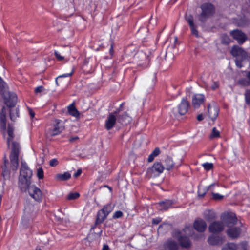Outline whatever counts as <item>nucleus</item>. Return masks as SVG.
<instances>
[{"instance_id": "nucleus-55", "label": "nucleus", "mask_w": 250, "mask_h": 250, "mask_svg": "<svg viewBox=\"0 0 250 250\" xmlns=\"http://www.w3.org/2000/svg\"><path fill=\"white\" fill-rule=\"evenodd\" d=\"M109 247L107 245H104L103 248V250H109Z\"/></svg>"}, {"instance_id": "nucleus-36", "label": "nucleus", "mask_w": 250, "mask_h": 250, "mask_svg": "<svg viewBox=\"0 0 250 250\" xmlns=\"http://www.w3.org/2000/svg\"><path fill=\"white\" fill-rule=\"evenodd\" d=\"M37 175L39 179H42L44 177V172L42 167H39L37 169Z\"/></svg>"}, {"instance_id": "nucleus-18", "label": "nucleus", "mask_w": 250, "mask_h": 250, "mask_svg": "<svg viewBox=\"0 0 250 250\" xmlns=\"http://www.w3.org/2000/svg\"><path fill=\"white\" fill-rule=\"evenodd\" d=\"M116 122V116L113 114H110L105 121V127L107 130L112 128Z\"/></svg>"}, {"instance_id": "nucleus-11", "label": "nucleus", "mask_w": 250, "mask_h": 250, "mask_svg": "<svg viewBox=\"0 0 250 250\" xmlns=\"http://www.w3.org/2000/svg\"><path fill=\"white\" fill-rule=\"evenodd\" d=\"M208 116L211 120H215L218 116L219 108L216 104L212 103L210 104L208 108Z\"/></svg>"}, {"instance_id": "nucleus-19", "label": "nucleus", "mask_w": 250, "mask_h": 250, "mask_svg": "<svg viewBox=\"0 0 250 250\" xmlns=\"http://www.w3.org/2000/svg\"><path fill=\"white\" fill-rule=\"evenodd\" d=\"M204 101L203 94H196L192 98V105L194 108H198Z\"/></svg>"}, {"instance_id": "nucleus-49", "label": "nucleus", "mask_w": 250, "mask_h": 250, "mask_svg": "<svg viewBox=\"0 0 250 250\" xmlns=\"http://www.w3.org/2000/svg\"><path fill=\"white\" fill-rule=\"evenodd\" d=\"M124 116L125 117V120H126V122H125V124L129 123L130 121V118L128 116H127L126 114H125Z\"/></svg>"}, {"instance_id": "nucleus-41", "label": "nucleus", "mask_w": 250, "mask_h": 250, "mask_svg": "<svg viewBox=\"0 0 250 250\" xmlns=\"http://www.w3.org/2000/svg\"><path fill=\"white\" fill-rule=\"evenodd\" d=\"M249 248L248 244L247 242H244L240 244V249L241 250H248Z\"/></svg>"}, {"instance_id": "nucleus-21", "label": "nucleus", "mask_w": 250, "mask_h": 250, "mask_svg": "<svg viewBox=\"0 0 250 250\" xmlns=\"http://www.w3.org/2000/svg\"><path fill=\"white\" fill-rule=\"evenodd\" d=\"M208 243L212 245H220L223 242V239L219 236H211L208 239Z\"/></svg>"}, {"instance_id": "nucleus-38", "label": "nucleus", "mask_w": 250, "mask_h": 250, "mask_svg": "<svg viewBox=\"0 0 250 250\" xmlns=\"http://www.w3.org/2000/svg\"><path fill=\"white\" fill-rule=\"evenodd\" d=\"M245 100L247 104H250V90H247L245 94Z\"/></svg>"}, {"instance_id": "nucleus-54", "label": "nucleus", "mask_w": 250, "mask_h": 250, "mask_svg": "<svg viewBox=\"0 0 250 250\" xmlns=\"http://www.w3.org/2000/svg\"><path fill=\"white\" fill-rule=\"evenodd\" d=\"M246 77L247 79L249 80L250 82V71L248 72L246 75Z\"/></svg>"}, {"instance_id": "nucleus-16", "label": "nucleus", "mask_w": 250, "mask_h": 250, "mask_svg": "<svg viewBox=\"0 0 250 250\" xmlns=\"http://www.w3.org/2000/svg\"><path fill=\"white\" fill-rule=\"evenodd\" d=\"M195 229L199 232L204 231L207 228L206 222L202 219H197L194 223Z\"/></svg>"}, {"instance_id": "nucleus-29", "label": "nucleus", "mask_w": 250, "mask_h": 250, "mask_svg": "<svg viewBox=\"0 0 250 250\" xmlns=\"http://www.w3.org/2000/svg\"><path fill=\"white\" fill-rule=\"evenodd\" d=\"M216 218L215 213L213 211L208 210L205 215V219L207 221L210 222Z\"/></svg>"}, {"instance_id": "nucleus-6", "label": "nucleus", "mask_w": 250, "mask_h": 250, "mask_svg": "<svg viewBox=\"0 0 250 250\" xmlns=\"http://www.w3.org/2000/svg\"><path fill=\"white\" fill-rule=\"evenodd\" d=\"M164 170V167L159 162L155 163L153 165L147 169V175L150 178H154L160 175Z\"/></svg>"}, {"instance_id": "nucleus-52", "label": "nucleus", "mask_w": 250, "mask_h": 250, "mask_svg": "<svg viewBox=\"0 0 250 250\" xmlns=\"http://www.w3.org/2000/svg\"><path fill=\"white\" fill-rule=\"evenodd\" d=\"M197 119L199 121H202L204 119L203 115L202 114H200L198 115Z\"/></svg>"}, {"instance_id": "nucleus-20", "label": "nucleus", "mask_w": 250, "mask_h": 250, "mask_svg": "<svg viewBox=\"0 0 250 250\" xmlns=\"http://www.w3.org/2000/svg\"><path fill=\"white\" fill-rule=\"evenodd\" d=\"M6 108L3 107L0 114V124L1 128L5 129L6 125Z\"/></svg>"}, {"instance_id": "nucleus-35", "label": "nucleus", "mask_w": 250, "mask_h": 250, "mask_svg": "<svg viewBox=\"0 0 250 250\" xmlns=\"http://www.w3.org/2000/svg\"><path fill=\"white\" fill-rule=\"evenodd\" d=\"M8 164V160H5L4 161V166L3 168V177L6 178H8V176H9V174H8V172L7 171V170H6V168H7V165Z\"/></svg>"}, {"instance_id": "nucleus-51", "label": "nucleus", "mask_w": 250, "mask_h": 250, "mask_svg": "<svg viewBox=\"0 0 250 250\" xmlns=\"http://www.w3.org/2000/svg\"><path fill=\"white\" fill-rule=\"evenodd\" d=\"M82 173V170L81 169H78L76 172L74 174V176L77 177L81 175Z\"/></svg>"}, {"instance_id": "nucleus-22", "label": "nucleus", "mask_w": 250, "mask_h": 250, "mask_svg": "<svg viewBox=\"0 0 250 250\" xmlns=\"http://www.w3.org/2000/svg\"><path fill=\"white\" fill-rule=\"evenodd\" d=\"M71 177V174L68 172H65L63 173H59L55 176V179L57 180L65 181Z\"/></svg>"}, {"instance_id": "nucleus-58", "label": "nucleus", "mask_w": 250, "mask_h": 250, "mask_svg": "<svg viewBox=\"0 0 250 250\" xmlns=\"http://www.w3.org/2000/svg\"><path fill=\"white\" fill-rule=\"evenodd\" d=\"M37 250H41V249Z\"/></svg>"}, {"instance_id": "nucleus-31", "label": "nucleus", "mask_w": 250, "mask_h": 250, "mask_svg": "<svg viewBox=\"0 0 250 250\" xmlns=\"http://www.w3.org/2000/svg\"><path fill=\"white\" fill-rule=\"evenodd\" d=\"M236 245L234 243H228L226 245L222 250H236Z\"/></svg>"}, {"instance_id": "nucleus-4", "label": "nucleus", "mask_w": 250, "mask_h": 250, "mask_svg": "<svg viewBox=\"0 0 250 250\" xmlns=\"http://www.w3.org/2000/svg\"><path fill=\"white\" fill-rule=\"evenodd\" d=\"M8 98L4 95V103L9 108L10 117L12 121H15L19 117V110L15 106L17 102V96L15 93H8Z\"/></svg>"}, {"instance_id": "nucleus-24", "label": "nucleus", "mask_w": 250, "mask_h": 250, "mask_svg": "<svg viewBox=\"0 0 250 250\" xmlns=\"http://www.w3.org/2000/svg\"><path fill=\"white\" fill-rule=\"evenodd\" d=\"M165 247L169 250H176L178 249V244L173 240H169L165 244Z\"/></svg>"}, {"instance_id": "nucleus-10", "label": "nucleus", "mask_w": 250, "mask_h": 250, "mask_svg": "<svg viewBox=\"0 0 250 250\" xmlns=\"http://www.w3.org/2000/svg\"><path fill=\"white\" fill-rule=\"evenodd\" d=\"M27 188H28V192L30 195L33 199L37 201H40L41 200L42 193L39 188L34 185L29 186Z\"/></svg>"}, {"instance_id": "nucleus-13", "label": "nucleus", "mask_w": 250, "mask_h": 250, "mask_svg": "<svg viewBox=\"0 0 250 250\" xmlns=\"http://www.w3.org/2000/svg\"><path fill=\"white\" fill-rule=\"evenodd\" d=\"M174 237L178 240L182 247L187 248L190 246L191 243L188 238L187 236H183L182 232L176 231Z\"/></svg>"}, {"instance_id": "nucleus-33", "label": "nucleus", "mask_w": 250, "mask_h": 250, "mask_svg": "<svg viewBox=\"0 0 250 250\" xmlns=\"http://www.w3.org/2000/svg\"><path fill=\"white\" fill-rule=\"evenodd\" d=\"M73 74V70H71V71L70 73H65L61 75H59L58 76L55 80V82L57 85H58V79L62 78H66L71 76Z\"/></svg>"}, {"instance_id": "nucleus-28", "label": "nucleus", "mask_w": 250, "mask_h": 250, "mask_svg": "<svg viewBox=\"0 0 250 250\" xmlns=\"http://www.w3.org/2000/svg\"><path fill=\"white\" fill-rule=\"evenodd\" d=\"M160 152L159 148H156L149 155L148 158V161L151 162L153 161L155 157L157 156Z\"/></svg>"}, {"instance_id": "nucleus-15", "label": "nucleus", "mask_w": 250, "mask_h": 250, "mask_svg": "<svg viewBox=\"0 0 250 250\" xmlns=\"http://www.w3.org/2000/svg\"><path fill=\"white\" fill-rule=\"evenodd\" d=\"M231 35L239 43H243L247 39L246 35L238 30H233Z\"/></svg>"}, {"instance_id": "nucleus-57", "label": "nucleus", "mask_w": 250, "mask_h": 250, "mask_svg": "<svg viewBox=\"0 0 250 250\" xmlns=\"http://www.w3.org/2000/svg\"><path fill=\"white\" fill-rule=\"evenodd\" d=\"M122 119V122H124V119H123V118H122V119Z\"/></svg>"}, {"instance_id": "nucleus-26", "label": "nucleus", "mask_w": 250, "mask_h": 250, "mask_svg": "<svg viewBox=\"0 0 250 250\" xmlns=\"http://www.w3.org/2000/svg\"><path fill=\"white\" fill-rule=\"evenodd\" d=\"M165 163L166 169L167 170L172 169L174 167V164L171 158L168 157L166 158L165 161Z\"/></svg>"}, {"instance_id": "nucleus-46", "label": "nucleus", "mask_w": 250, "mask_h": 250, "mask_svg": "<svg viewBox=\"0 0 250 250\" xmlns=\"http://www.w3.org/2000/svg\"><path fill=\"white\" fill-rule=\"evenodd\" d=\"M43 87L42 86H40L36 87L35 89V92L37 94L38 93H40V92H42L43 91Z\"/></svg>"}, {"instance_id": "nucleus-48", "label": "nucleus", "mask_w": 250, "mask_h": 250, "mask_svg": "<svg viewBox=\"0 0 250 250\" xmlns=\"http://www.w3.org/2000/svg\"><path fill=\"white\" fill-rule=\"evenodd\" d=\"M161 219L160 218H156L153 219L152 223L154 224H158L161 222Z\"/></svg>"}, {"instance_id": "nucleus-2", "label": "nucleus", "mask_w": 250, "mask_h": 250, "mask_svg": "<svg viewBox=\"0 0 250 250\" xmlns=\"http://www.w3.org/2000/svg\"><path fill=\"white\" fill-rule=\"evenodd\" d=\"M222 221H217L212 223L209 226V230L213 233H216L222 231L224 228L225 224L229 226L231 224H236V218L229 213H223L221 215Z\"/></svg>"}, {"instance_id": "nucleus-40", "label": "nucleus", "mask_w": 250, "mask_h": 250, "mask_svg": "<svg viewBox=\"0 0 250 250\" xmlns=\"http://www.w3.org/2000/svg\"><path fill=\"white\" fill-rule=\"evenodd\" d=\"M54 55L58 61H61L64 59V57L57 51L54 52Z\"/></svg>"}, {"instance_id": "nucleus-9", "label": "nucleus", "mask_w": 250, "mask_h": 250, "mask_svg": "<svg viewBox=\"0 0 250 250\" xmlns=\"http://www.w3.org/2000/svg\"><path fill=\"white\" fill-rule=\"evenodd\" d=\"M231 225L233 224H231L229 226V228L228 229L227 232V234L229 237L231 238H237L241 235L243 231L245 230V229L240 228L238 225L237 227H231ZM235 225H238L237 220Z\"/></svg>"}, {"instance_id": "nucleus-56", "label": "nucleus", "mask_w": 250, "mask_h": 250, "mask_svg": "<svg viewBox=\"0 0 250 250\" xmlns=\"http://www.w3.org/2000/svg\"><path fill=\"white\" fill-rule=\"evenodd\" d=\"M113 47L112 46H111L110 49V53L112 55L113 54Z\"/></svg>"}, {"instance_id": "nucleus-30", "label": "nucleus", "mask_w": 250, "mask_h": 250, "mask_svg": "<svg viewBox=\"0 0 250 250\" xmlns=\"http://www.w3.org/2000/svg\"><path fill=\"white\" fill-rule=\"evenodd\" d=\"M80 196V194L78 192H70L67 195V199L68 200H73L78 198Z\"/></svg>"}, {"instance_id": "nucleus-50", "label": "nucleus", "mask_w": 250, "mask_h": 250, "mask_svg": "<svg viewBox=\"0 0 250 250\" xmlns=\"http://www.w3.org/2000/svg\"><path fill=\"white\" fill-rule=\"evenodd\" d=\"M215 185H216L215 184H211L210 185H209L208 187V190H210V191L213 190H214V187L215 186Z\"/></svg>"}, {"instance_id": "nucleus-7", "label": "nucleus", "mask_w": 250, "mask_h": 250, "mask_svg": "<svg viewBox=\"0 0 250 250\" xmlns=\"http://www.w3.org/2000/svg\"><path fill=\"white\" fill-rule=\"evenodd\" d=\"M202 10L200 20L204 21L207 18L211 16L214 11L213 6L209 3H205L201 6Z\"/></svg>"}, {"instance_id": "nucleus-37", "label": "nucleus", "mask_w": 250, "mask_h": 250, "mask_svg": "<svg viewBox=\"0 0 250 250\" xmlns=\"http://www.w3.org/2000/svg\"><path fill=\"white\" fill-rule=\"evenodd\" d=\"M202 166L206 170H209L213 168V164L211 163H205L202 164Z\"/></svg>"}, {"instance_id": "nucleus-53", "label": "nucleus", "mask_w": 250, "mask_h": 250, "mask_svg": "<svg viewBox=\"0 0 250 250\" xmlns=\"http://www.w3.org/2000/svg\"><path fill=\"white\" fill-rule=\"evenodd\" d=\"M78 139V137L75 136V137H72L69 139L70 142H73L75 141L76 140H77Z\"/></svg>"}, {"instance_id": "nucleus-17", "label": "nucleus", "mask_w": 250, "mask_h": 250, "mask_svg": "<svg viewBox=\"0 0 250 250\" xmlns=\"http://www.w3.org/2000/svg\"><path fill=\"white\" fill-rule=\"evenodd\" d=\"M186 20L188 22L192 35L196 37H198V32L193 22V18L190 15H187Z\"/></svg>"}, {"instance_id": "nucleus-34", "label": "nucleus", "mask_w": 250, "mask_h": 250, "mask_svg": "<svg viewBox=\"0 0 250 250\" xmlns=\"http://www.w3.org/2000/svg\"><path fill=\"white\" fill-rule=\"evenodd\" d=\"M219 86V83L218 81H212L211 83L208 86V88L215 90L217 89Z\"/></svg>"}, {"instance_id": "nucleus-14", "label": "nucleus", "mask_w": 250, "mask_h": 250, "mask_svg": "<svg viewBox=\"0 0 250 250\" xmlns=\"http://www.w3.org/2000/svg\"><path fill=\"white\" fill-rule=\"evenodd\" d=\"M189 107V104L187 100L183 98L178 106V111L180 115H183L187 113Z\"/></svg>"}, {"instance_id": "nucleus-32", "label": "nucleus", "mask_w": 250, "mask_h": 250, "mask_svg": "<svg viewBox=\"0 0 250 250\" xmlns=\"http://www.w3.org/2000/svg\"><path fill=\"white\" fill-rule=\"evenodd\" d=\"M237 83L238 84L243 86H247L250 85V82L249 80L245 78H243L238 80Z\"/></svg>"}, {"instance_id": "nucleus-23", "label": "nucleus", "mask_w": 250, "mask_h": 250, "mask_svg": "<svg viewBox=\"0 0 250 250\" xmlns=\"http://www.w3.org/2000/svg\"><path fill=\"white\" fill-rule=\"evenodd\" d=\"M172 204V202L171 200H166L165 201L160 202L159 204V209L161 210H166Z\"/></svg>"}, {"instance_id": "nucleus-43", "label": "nucleus", "mask_w": 250, "mask_h": 250, "mask_svg": "<svg viewBox=\"0 0 250 250\" xmlns=\"http://www.w3.org/2000/svg\"><path fill=\"white\" fill-rule=\"evenodd\" d=\"M123 215V213L121 211H116L113 216V217L114 218H119L121 217H122Z\"/></svg>"}, {"instance_id": "nucleus-45", "label": "nucleus", "mask_w": 250, "mask_h": 250, "mask_svg": "<svg viewBox=\"0 0 250 250\" xmlns=\"http://www.w3.org/2000/svg\"><path fill=\"white\" fill-rule=\"evenodd\" d=\"M192 229L191 227H187L183 230V232L187 235H190L191 234L190 230Z\"/></svg>"}, {"instance_id": "nucleus-39", "label": "nucleus", "mask_w": 250, "mask_h": 250, "mask_svg": "<svg viewBox=\"0 0 250 250\" xmlns=\"http://www.w3.org/2000/svg\"><path fill=\"white\" fill-rule=\"evenodd\" d=\"M230 39L227 35H224L222 37V42L225 44H228L229 43Z\"/></svg>"}, {"instance_id": "nucleus-47", "label": "nucleus", "mask_w": 250, "mask_h": 250, "mask_svg": "<svg viewBox=\"0 0 250 250\" xmlns=\"http://www.w3.org/2000/svg\"><path fill=\"white\" fill-rule=\"evenodd\" d=\"M28 112H29V115L30 116V118L31 119L34 118V117H35V112H34V111L32 109L29 108H28Z\"/></svg>"}, {"instance_id": "nucleus-12", "label": "nucleus", "mask_w": 250, "mask_h": 250, "mask_svg": "<svg viewBox=\"0 0 250 250\" xmlns=\"http://www.w3.org/2000/svg\"><path fill=\"white\" fill-rule=\"evenodd\" d=\"M113 207L111 204H108L105 206L102 209L98 212L97 218L98 219L101 221H104L112 211Z\"/></svg>"}, {"instance_id": "nucleus-44", "label": "nucleus", "mask_w": 250, "mask_h": 250, "mask_svg": "<svg viewBox=\"0 0 250 250\" xmlns=\"http://www.w3.org/2000/svg\"><path fill=\"white\" fill-rule=\"evenodd\" d=\"M58 162L55 159H52L49 162V165L51 167H55V166H57L58 165Z\"/></svg>"}, {"instance_id": "nucleus-27", "label": "nucleus", "mask_w": 250, "mask_h": 250, "mask_svg": "<svg viewBox=\"0 0 250 250\" xmlns=\"http://www.w3.org/2000/svg\"><path fill=\"white\" fill-rule=\"evenodd\" d=\"M220 131L216 127H213L211 132L210 134L209 138L211 139H214L220 137Z\"/></svg>"}, {"instance_id": "nucleus-8", "label": "nucleus", "mask_w": 250, "mask_h": 250, "mask_svg": "<svg viewBox=\"0 0 250 250\" xmlns=\"http://www.w3.org/2000/svg\"><path fill=\"white\" fill-rule=\"evenodd\" d=\"M64 129V123L61 120L56 119L52 128L49 129L48 133L51 136L58 135Z\"/></svg>"}, {"instance_id": "nucleus-3", "label": "nucleus", "mask_w": 250, "mask_h": 250, "mask_svg": "<svg viewBox=\"0 0 250 250\" xmlns=\"http://www.w3.org/2000/svg\"><path fill=\"white\" fill-rule=\"evenodd\" d=\"M32 172L26 163L21 161V168L19 178V186L22 191H26L30 184Z\"/></svg>"}, {"instance_id": "nucleus-5", "label": "nucleus", "mask_w": 250, "mask_h": 250, "mask_svg": "<svg viewBox=\"0 0 250 250\" xmlns=\"http://www.w3.org/2000/svg\"><path fill=\"white\" fill-rule=\"evenodd\" d=\"M231 54L236 57L235 63L236 66L241 68L242 67V62L247 58V53L241 47L235 45L231 50Z\"/></svg>"}, {"instance_id": "nucleus-1", "label": "nucleus", "mask_w": 250, "mask_h": 250, "mask_svg": "<svg viewBox=\"0 0 250 250\" xmlns=\"http://www.w3.org/2000/svg\"><path fill=\"white\" fill-rule=\"evenodd\" d=\"M14 128L12 126L9 125L8 127V138H7V144L9 147L10 144L12 146V151L10 156L11 167L13 170H16L19 166L18 156L20 151V146L18 143L14 142L12 139L14 137Z\"/></svg>"}, {"instance_id": "nucleus-42", "label": "nucleus", "mask_w": 250, "mask_h": 250, "mask_svg": "<svg viewBox=\"0 0 250 250\" xmlns=\"http://www.w3.org/2000/svg\"><path fill=\"white\" fill-rule=\"evenodd\" d=\"M223 197V196L219 193H212V198L214 200H221Z\"/></svg>"}, {"instance_id": "nucleus-25", "label": "nucleus", "mask_w": 250, "mask_h": 250, "mask_svg": "<svg viewBox=\"0 0 250 250\" xmlns=\"http://www.w3.org/2000/svg\"><path fill=\"white\" fill-rule=\"evenodd\" d=\"M68 111L70 115L75 117H78L79 116V112L76 109L75 107L71 104L68 107Z\"/></svg>"}]
</instances>
